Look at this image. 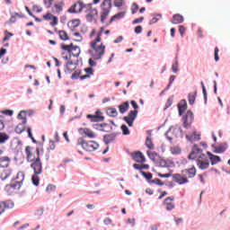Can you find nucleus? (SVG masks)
<instances>
[{
    "instance_id": "46",
    "label": "nucleus",
    "mask_w": 230,
    "mask_h": 230,
    "mask_svg": "<svg viewBox=\"0 0 230 230\" xmlns=\"http://www.w3.org/2000/svg\"><path fill=\"white\" fill-rule=\"evenodd\" d=\"M147 155L150 157V159H152V161H157V157L159 156L158 155H157V153H155V152H150V151H147Z\"/></svg>"
},
{
    "instance_id": "16",
    "label": "nucleus",
    "mask_w": 230,
    "mask_h": 230,
    "mask_svg": "<svg viewBox=\"0 0 230 230\" xmlns=\"http://www.w3.org/2000/svg\"><path fill=\"white\" fill-rule=\"evenodd\" d=\"M131 157L133 161H135L136 163H140L141 164H143V163H145L146 161L145 155H143L141 151L131 153Z\"/></svg>"
},
{
    "instance_id": "48",
    "label": "nucleus",
    "mask_w": 230,
    "mask_h": 230,
    "mask_svg": "<svg viewBox=\"0 0 230 230\" xmlns=\"http://www.w3.org/2000/svg\"><path fill=\"white\" fill-rule=\"evenodd\" d=\"M121 130L124 136H128V134H130V130L128 129V127H127V125L125 124L121 126Z\"/></svg>"
},
{
    "instance_id": "28",
    "label": "nucleus",
    "mask_w": 230,
    "mask_h": 230,
    "mask_svg": "<svg viewBox=\"0 0 230 230\" xmlns=\"http://www.w3.org/2000/svg\"><path fill=\"white\" fill-rule=\"evenodd\" d=\"M71 57H80V47L72 46V49L70 50V58Z\"/></svg>"
},
{
    "instance_id": "5",
    "label": "nucleus",
    "mask_w": 230,
    "mask_h": 230,
    "mask_svg": "<svg viewBox=\"0 0 230 230\" xmlns=\"http://www.w3.org/2000/svg\"><path fill=\"white\" fill-rule=\"evenodd\" d=\"M77 145H80L86 152H94V150H97L98 146H100V145L94 141L87 142L82 138L78 140Z\"/></svg>"
},
{
    "instance_id": "33",
    "label": "nucleus",
    "mask_w": 230,
    "mask_h": 230,
    "mask_svg": "<svg viewBox=\"0 0 230 230\" xmlns=\"http://www.w3.org/2000/svg\"><path fill=\"white\" fill-rule=\"evenodd\" d=\"M10 175H12V170L10 169L4 170L1 172L0 179H2L3 181H6V179H8Z\"/></svg>"
},
{
    "instance_id": "57",
    "label": "nucleus",
    "mask_w": 230,
    "mask_h": 230,
    "mask_svg": "<svg viewBox=\"0 0 230 230\" xmlns=\"http://www.w3.org/2000/svg\"><path fill=\"white\" fill-rule=\"evenodd\" d=\"M127 223H128V224H130V226H131L132 227H134V226H136V219H135V218H128V219L127 220Z\"/></svg>"
},
{
    "instance_id": "49",
    "label": "nucleus",
    "mask_w": 230,
    "mask_h": 230,
    "mask_svg": "<svg viewBox=\"0 0 230 230\" xmlns=\"http://www.w3.org/2000/svg\"><path fill=\"white\" fill-rule=\"evenodd\" d=\"M172 73H178V71H179V62L178 61H175L172 64Z\"/></svg>"
},
{
    "instance_id": "62",
    "label": "nucleus",
    "mask_w": 230,
    "mask_h": 230,
    "mask_svg": "<svg viewBox=\"0 0 230 230\" xmlns=\"http://www.w3.org/2000/svg\"><path fill=\"white\" fill-rule=\"evenodd\" d=\"M159 164H160V166H162L163 168H164V167L167 166L168 164L166 163V160L161 159V160L159 161Z\"/></svg>"
},
{
    "instance_id": "43",
    "label": "nucleus",
    "mask_w": 230,
    "mask_h": 230,
    "mask_svg": "<svg viewBox=\"0 0 230 230\" xmlns=\"http://www.w3.org/2000/svg\"><path fill=\"white\" fill-rule=\"evenodd\" d=\"M87 119H90L92 123L99 122L100 117H96V115L88 114L86 115Z\"/></svg>"
},
{
    "instance_id": "37",
    "label": "nucleus",
    "mask_w": 230,
    "mask_h": 230,
    "mask_svg": "<svg viewBox=\"0 0 230 230\" xmlns=\"http://www.w3.org/2000/svg\"><path fill=\"white\" fill-rule=\"evenodd\" d=\"M58 36L61 40H69V35H67V32H66V31H59Z\"/></svg>"
},
{
    "instance_id": "32",
    "label": "nucleus",
    "mask_w": 230,
    "mask_h": 230,
    "mask_svg": "<svg viewBox=\"0 0 230 230\" xmlns=\"http://www.w3.org/2000/svg\"><path fill=\"white\" fill-rule=\"evenodd\" d=\"M128 107H129L128 102H125L122 104L119 105V111L120 114H125V112L128 111Z\"/></svg>"
},
{
    "instance_id": "13",
    "label": "nucleus",
    "mask_w": 230,
    "mask_h": 230,
    "mask_svg": "<svg viewBox=\"0 0 230 230\" xmlns=\"http://www.w3.org/2000/svg\"><path fill=\"white\" fill-rule=\"evenodd\" d=\"M73 49V43L70 45L61 44V49H63L62 58L69 60L71 58V49Z\"/></svg>"
},
{
    "instance_id": "44",
    "label": "nucleus",
    "mask_w": 230,
    "mask_h": 230,
    "mask_svg": "<svg viewBox=\"0 0 230 230\" xmlns=\"http://www.w3.org/2000/svg\"><path fill=\"white\" fill-rule=\"evenodd\" d=\"M75 63H73V61H68L66 64V69L68 70L69 72L71 71H75Z\"/></svg>"
},
{
    "instance_id": "60",
    "label": "nucleus",
    "mask_w": 230,
    "mask_h": 230,
    "mask_svg": "<svg viewBox=\"0 0 230 230\" xmlns=\"http://www.w3.org/2000/svg\"><path fill=\"white\" fill-rule=\"evenodd\" d=\"M10 37H13V34L11 32H8L6 36L4 38L3 42H6V40H10Z\"/></svg>"
},
{
    "instance_id": "36",
    "label": "nucleus",
    "mask_w": 230,
    "mask_h": 230,
    "mask_svg": "<svg viewBox=\"0 0 230 230\" xmlns=\"http://www.w3.org/2000/svg\"><path fill=\"white\" fill-rule=\"evenodd\" d=\"M107 114L111 118H116V116H118V110H116V108H109L107 110Z\"/></svg>"
},
{
    "instance_id": "11",
    "label": "nucleus",
    "mask_w": 230,
    "mask_h": 230,
    "mask_svg": "<svg viewBox=\"0 0 230 230\" xmlns=\"http://www.w3.org/2000/svg\"><path fill=\"white\" fill-rule=\"evenodd\" d=\"M137 111H130L128 116L123 117L124 121L128 123V127H133L136 118H137Z\"/></svg>"
},
{
    "instance_id": "55",
    "label": "nucleus",
    "mask_w": 230,
    "mask_h": 230,
    "mask_svg": "<svg viewBox=\"0 0 230 230\" xmlns=\"http://www.w3.org/2000/svg\"><path fill=\"white\" fill-rule=\"evenodd\" d=\"M103 224H104L105 226H111V224H112V219H111L110 217H106V218H104V220H103Z\"/></svg>"
},
{
    "instance_id": "58",
    "label": "nucleus",
    "mask_w": 230,
    "mask_h": 230,
    "mask_svg": "<svg viewBox=\"0 0 230 230\" xmlns=\"http://www.w3.org/2000/svg\"><path fill=\"white\" fill-rule=\"evenodd\" d=\"M158 177H161L162 179H168V178L172 177V174L171 173H164V174L158 173Z\"/></svg>"
},
{
    "instance_id": "61",
    "label": "nucleus",
    "mask_w": 230,
    "mask_h": 230,
    "mask_svg": "<svg viewBox=\"0 0 230 230\" xmlns=\"http://www.w3.org/2000/svg\"><path fill=\"white\" fill-rule=\"evenodd\" d=\"M144 19H145L144 17H140V18L135 19L133 21V24H139V22H143Z\"/></svg>"
},
{
    "instance_id": "20",
    "label": "nucleus",
    "mask_w": 230,
    "mask_h": 230,
    "mask_svg": "<svg viewBox=\"0 0 230 230\" xmlns=\"http://www.w3.org/2000/svg\"><path fill=\"white\" fill-rule=\"evenodd\" d=\"M187 109H188V102H186V100H181L178 104V111H179L180 116H182V114H184V111Z\"/></svg>"
},
{
    "instance_id": "41",
    "label": "nucleus",
    "mask_w": 230,
    "mask_h": 230,
    "mask_svg": "<svg viewBox=\"0 0 230 230\" xmlns=\"http://www.w3.org/2000/svg\"><path fill=\"white\" fill-rule=\"evenodd\" d=\"M188 100L189 103L193 105L195 103V100H197V92L194 94L189 93Z\"/></svg>"
},
{
    "instance_id": "22",
    "label": "nucleus",
    "mask_w": 230,
    "mask_h": 230,
    "mask_svg": "<svg viewBox=\"0 0 230 230\" xmlns=\"http://www.w3.org/2000/svg\"><path fill=\"white\" fill-rule=\"evenodd\" d=\"M84 73L86 74L84 75H81L80 80H86V78H91V76L94 75V69H93V67L84 68Z\"/></svg>"
},
{
    "instance_id": "53",
    "label": "nucleus",
    "mask_w": 230,
    "mask_h": 230,
    "mask_svg": "<svg viewBox=\"0 0 230 230\" xmlns=\"http://www.w3.org/2000/svg\"><path fill=\"white\" fill-rule=\"evenodd\" d=\"M32 10L33 12H36V13H40V12H42V7H40V5L34 4L32 6Z\"/></svg>"
},
{
    "instance_id": "40",
    "label": "nucleus",
    "mask_w": 230,
    "mask_h": 230,
    "mask_svg": "<svg viewBox=\"0 0 230 230\" xmlns=\"http://www.w3.org/2000/svg\"><path fill=\"white\" fill-rule=\"evenodd\" d=\"M181 152L182 151H181V147H179V146L171 147V154H172V155H181Z\"/></svg>"
},
{
    "instance_id": "26",
    "label": "nucleus",
    "mask_w": 230,
    "mask_h": 230,
    "mask_svg": "<svg viewBox=\"0 0 230 230\" xmlns=\"http://www.w3.org/2000/svg\"><path fill=\"white\" fill-rule=\"evenodd\" d=\"M171 22L172 24H181V23L184 22V17H182V15H181V14H174L172 16Z\"/></svg>"
},
{
    "instance_id": "56",
    "label": "nucleus",
    "mask_w": 230,
    "mask_h": 230,
    "mask_svg": "<svg viewBox=\"0 0 230 230\" xmlns=\"http://www.w3.org/2000/svg\"><path fill=\"white\" fill-rule=\"evenodd\" d=\"M46 190L47 191H55V190H57V186L50 184V185H48Z\"/></svg>"
},
{
    "instance_id": "25",
    "label": "nucleus",
    "mask_w": 230,
    "mask_h": 230,
    "mask_svg": "<svg viewBox=\"0 0 230 230\" xmlns=\"http://www.w3.org/2000/svg\"><path fill=\"white\" fill-rule=\"evenodd\" d=\"M21 186H22V181H14L12 184L6 185L5 190L8 191V190H21Z\"/></svg>"
},
{
    "instance_id": "39",
    "label": "nucleus",
    "mask_w": 230,
    "mask_h": 230,
    "mask_svg": "<svg viewBox=\"0 0 230 230\" xmlns=\"http://www.w3.org/2000/svg\"><path fill=\"white\" fill-rule=\"evenodd\" d=\"M18 119H22V123H27V119H26V111H22L18 114Z\"/></svg>"
},
{
    "instance_id": "54",
    "label": "nucleus",
    "mask_w": 230,
    "mask_h": 230,
    "mask_svg": "<svg viewBox=\"0 0 230 230\" xmlns=\"http://www.w3.org/2000/svg\"><path fill=\"white\" fill-rule=\"evenodd\" d=\"M71 24L72 28H78V26H80V20H72Z\"/></svg>"
},
{
    "instance_id": "59",
    "label": "nucleus",
    "mask_w": 230,
    "mask_h": 230,
    "mask_svg": "<svg viewBox=\"0 0 230 230\" xmlns=\"http://www.w3.org/2000/svg\"><path fill=\"white\" fill-rule=\"evenodd\" d=\"M49 150H55V148H56L55 141H52V140L49 141Z\"/></svg>"
},
{
    "instance_id": "27",
    "label": "nucleus",
    "mask_w": 230,
    "mask_h": 230,
    "mask_svg": "<svg viewBox=\"0 0 230 230\" xmlns=\"http://www.w3.org/2000/svg\"><path fill=\"white\" fill-rule=\"evenodd\" d=\"M212 148H213L214 154H224V152L227 150V147H226V146H217L215 145H212Z\"/></svg>"
},
{
    "instance_id": "2",
    "label": "nucleus",
    "mask_w": 230,
    "mask_h": 230,
    "mask_svg": "<svg viewBox=\"0 0 230 230\" xmlns=\"http://www.w3.org/2000/svg\"><path fill=\"white\" fill-rule=\"evenodd\" d=\"M114 6L117 8H121L123 4H125V1L123 0H114ZM111 10H112V0H103L101 4V22H105L107 21V17H109L111 13Z\"/></svg>"
},
{
    "instance_id": "15",
    "label": "nucleus",
    "mask_w": 230,
    "mask_h": 230,
    "mask_svg": "<svg viewBox=\"0 0 230 230\" xmlns=\"http://www.w3.org/2000/svg\"><path fill=\"white\" fill-rule=\"evenodd\" d=\"M175 200V197L171 196L164 199V205L165 206V209L167 211H172V209H175V203L173 201Z\"/></svg>"
},
{
    "instance_id": "38",
    "label": "nucleus",
    "mask_w": 230,
    "mask_h": 230,
    "mask_svg": "<svg viewBox=\"0 0 230 230\" xmlns=\"http://www.w3.org/2000/svg\"><path fill=\"white\" fill-rule=\"evenodd\" d=\"M146 146L149 148V150H154V142L152 141V137H147L146 139Z\"/></svg>"
},
{
    "instance_id": "64",
    "label": "nucleus",
    "mask_w": 230,
    "mask_h": 230,
    "mask_svg": "<svg viewBox=\"0 0 230 230\" xmlns=\"http://www.w3.org/2000/svg\"><path fill=\"white\" fill-rule=\"evenodd\" d=\"M141 31H143V27H141V25L135 28V33H141Z\"/></svg>"
},
{
    "instance_id": "4",
    "label": "nucleus",
    "mask_w": 230,
    "mask_h": 230,
    "mask_svg": "<svg viewBox=\"0 0 230 230\" xmlns=\"http://www.w3.org/2000/svg\"><path fill=\"white\" fill-rule=\"evenodd\" d=\"M188 158L191 159L192 161H196V163H200V161H206L207 159H209V156L204 154V151H202L199 146L194 145L192 151L189 155Z\"/></svg>"
},
{
    "instance_id": "21",
    "label": "nucleus",
    "mask_w": 230,
    "mask_h": 230,
    "mask_svg": "<svg viewBox=\"0 0 230 230\" xmlns=\"http://www.w3.org/2000/svg\"><path fill=\"white\" fill-rule=\"evenodd\" d=\"M2 207L4 208V211H6V209H13V207L15 206V204L13 203V201L8 199L5 201H0Z\"/></svg>"
},
{
    "instance_id": "8",
    "label": "nucleus",
    "mask_w": 230,
    "mask_h": 230,
    "mask_svg": "<svg viewBox=\"0 0 230 230\" xmlns=\"http://www.w3.org/2000/svg\"><path fill=\"white\" fill-rule=\"evenodd\" d=\"M87 5L82 1L75 2L69 9V13H82L84 9H86Z\"/></svg>"
},
{
    "instance_id": "52",
    "label": "nucleus",
    "mask_w": 230,
    "mask_h": 230,
    "mask_svg": "<svg viewBox=\"0 0 230 230\" xmlns=\"http://www.w3.org/2000/svg\"><path fill=\"white\" fill-rule=\"evenodd\" d=\"M218 47H216L214 50V58L216 62H218V60H220V58L218 57Z\"/></svg>"
},
{
    "instance_id": "31",
    "label": "nucleus",
    "mask_w": 230,
    "mask_h": 230,
    "mask_svg": "<svg viewBox=\"0 0 230 230\" xmlns=\"http://www.w3.org/2000/svg\"><path fill=\"white\" fill-rule=\"evenodd\" d=\"M125 13H127L126 12H120L115 15H113L111 20L110 22H114V21H119V19H123L125 17Z\"/></svg>"
},
{
    "instance_id": "23",
    "label": "nucleus",
    "mask_w": 230,
    "mask_h": 230,
    "mask_svg": "<svg viewBox=\"0 0 230 230\" xmlns=\"http://www.w3.org/2000/svg\"><path fill=\"white\" fill-rule=\"evenodd\" d=\"M10 157L2 156L0 157V168H8L10 166Z\"/></svg>"
},
{
    "instance_id": "18",
    "label": "nucleus",
    "mask_w": 230,
    "mask_h": 230,
    "mask_svg": "<svg viewBox=\"0 0 230 230\" xmlns=\"http://www.w3.org/2000/svg\"><path fill=\"white\" fill-rule=\"evenodd\" d=\"M186 139H188L190 143H193L195 141H200V135L196 131L193 130L190 133H188L185 136Z\"/></svg>"
},
{
    "instance_id": "12",
    "label": "nucleus",
    "mask_w": 230,
    "mask_h": 230,
    "mask_svg": "<svg viewBox=\"0 0 230 230\" xmlns=\"http://www.w3.org/2000/svg\"><path fill=\"white\" fill-rule=\"evenodd\" d=\"M182 119L184 128H189L191 123H193V112L191 111H188L186 114L183 116Z\"/></svg>"
},
{
    "instance_id": "42",
    "label": "nucleus",
    "mask_w": 230,
    "mask_h": 230,
    "mask_svg": "<svg viewBox=\"0 0 230 230\" xmlns=\"http://www.w3.org/2000/svg\"><path fill=\"white\" fill-rule=\"evenodd\" d=\"M31 181H32V184H34V186H39L40 181V178H39V174L34 173L31 177Z\"/></svg>"
},
{
    "instance_id": "9",
    "label": "nucleus",
    "mask_w": 230,
    "mask_h": 230,
    "mask_svg": "<svg viewBox=\"0 0 230 230\" xmlns=\"http://www.w3.org/2000/svg\"><path fill=\"white\" fill-rule=\"evenodd\" d=\"M64 6H66V3L64 2V0L56 1L51 7L52 13L56 15H60V13L64 12Z\"/></svg>"
},
{
    "instance_id": "19",
    "label": "nucleus",
    "mask_w": 230,
    "mask_h": 230,
    "mask_svg": "<svg viewBox=\"0 0 230 230\" xmlns=\"http://www.w3.org/2000/svg\"><path fill=\"white\" fill-rule=\"evenodd\" d=\"M207 155L208 156L212 166H215V164H218V163L222 161V158H220V156L215 155L211 152H207Z\"/></svg>"
},
{
    "instance_id": "45",
    "label": "nucleus",
    "mask_w": 230,
    "mask_h": 230,
    "mask_svg": "<svg viewBox=\"0 0 230 230\" xmlns=\"http://www.w3.org/2000/svg\"><path fill=\"white\" fill-rule=\"evenodd\" d=\"M95 117L100 118V119H97L99 121H103L105 119V117H103V113L100 110H97L95 111Z\"/></svg>"
},
{
    "instance_id": "10",
    "label": "nucleus",
    "mask_w": 230,
    "mask_h": 230,
    "mask_svg": "<svg viewBox=\"0 0 230 230\" xmlns=\"http://www.w3.org/2000/svg\"><path fill=\"white\" fill-rule=\"evenodd\" d=\"M31 163V168L33 170L34 173L40 175V173H42V162L40 161V157H38L35 161Z\"/></svg>"
},
{
    "instance_id": "6",
    "label": "nucleus",
    "mask_w": 230,
    "mask_h": 230,
    "mask_svg": "<svg viewBox=\"0 0 230 230\" xmlns=\"http://www.w3.org/2000/svg\"><path fill=\"white\" fill-rule=\"evenodd\" d=\"M25 154L27 155L28 163H33V161H37L38 157H40V150L36 148V151H34L30 146L25 147Z\"/></svg>"
},
{
    "instance_id": "34",
    "label": "nucleus",
    "mask_w": 230,
    "mask_h": 230,
    "mask_svg": "<svg viewBox=\"0 0 230 230\" xmlns=\"http://www.w3.org/2000/svg\"><path fill=\"white\" fill-rule=\"evenodd\" d=\"M103 139H104V143H106V145H109V143H112V141L116 139V135L115 134L105 135Z\"/></svg>"
},
{
    "instance_id": "47",
    "label": "nucleus",
    "mask_w": 230,
    "mask_h": 230,
    "mask_svg": "<svg viewBox=\"0 0 230 230\" xmlns=\"http://www.w3.org/2000/svg\"><path fill=\"white\" fill-rule=\"evenodd\" d=\"M53 3H55V0H43V4L46 8H52Z\"/></svg>"
},
{
    "instance_id": "17",
    "label": "nucleus",
    "mask_w": 230,
    "mask_h": 230,
    "mask_svg": "<svg viewBox=\"0 0 230 230\" xmlns=\"http://www.w3.org/2000/svg\"><path fill=\"white\" fill-rule=\"evenodd\" d=\"M79 132L82 134V136H84V137H89L90 139H94V137H96V134L87 128H81Z\"/></svg>"
},
{
    "instance_id": "51",
    "label": "nucleus",
    "mask_w": 230,
    "mask_h": 230,
    "mask_svg": "<svg viewBox=\"0 0 230 230\" xmlns=\"http://www.w3.org/2000/svg\"><path fill=\"white\" fill-rule=\"evenodd\" d=\"M179 31H180L181 37H184V34L186 33V27H184V25H180Z\"/></svg>"
},
{
    "instance_id": "50",
    "label": "nucleus",
    "mask_w": 230,
    "mask_h": 230,
    "mask_svg": "<svg viewBox=\"0 0 230 230\" xmlns=\"http://www.w3.org/2000/svg\"><path fill=\"white\" fill-rule=\"evenodd\" d=\"M137 10H139V5L137 4H133L131 6L132 14L134 15V13H137Z\"/></svg>"
},
{
    "instance_id": "1",
    "label": "nucleus",
    "mask_w": 230,
    "mask_h": 230,
    "mask_svg": "<svg viewBox=\"0 0 230 230\" xmlns=\"http://www.w3.org/2000/svg\"><path fill=\"white\" fill-rule=\"evenodd\" d=\"M105 28L101 27L99 31L93 29L89 34L90 39V49L88 50L89 55L92 57L88 60L90 67H96V61L100 60L103 55H105V45L102 43V35H103Z\"/></svg>"
},
{
    "instance_id": "30",
    "label": "nucleus",
    "mask_w": 230,
    "mask_h": 230,
    "mask_svg": "<svg viewBox=\"0 0 230 230\" xmlns=\"http://www.w3.org/2000/svg\"><path fill=\"white\" fill-rule=\"evenodd\" d=\"M26 123H19L16 128H14V131L16 134H22L26 130V127L24 126Z\"/></svg>"
},
{
    "instance_id": "7",
    "label": "nucleus",
    "mask_w": 230,
    "mask_h": 230,
    "mask_svg": "<svg viewBox=\"0 0 230 230\" xmlns=\"http://www.w3.org/2000/svg\"><path fill=\"white\" fill-rule=\"evenodd\" d=\"M86 12V21L88 22H93L98 19V9L93 7V4H88L85 8Z\"/></svg>"
},
{
    "instance_id": "35",
    "label": "nucleus",
    "mask_w": 230,
    "mask_h": 230,
    "mask_svg": "<svg viewBox=\"0 0 230 230\" xmlns=\"http://www.w3.org/2000/svg\"><path fill=\"white\" fill-rule=\"evenodd\" d=\"M8 139H10V136H8L4 132H0V145L6 143V141H8Z\"/></svg>"
},
{
    "instance_id": "3",
    "label": "nucleus",
    "mask_w": 230,
    "mask_h": 230,
    "mask_svg": "<svg viewBox=\"0 0 230 230\" xmlns=\"http://www.w3.org/2000/svg\"><path fill=\"white\" fill-rule=\"evenodd\" d=\"M197 175V169L192 166L189 169H184L181 171V174L174 173L172 174V179L178 184H187L190 182L188 179H193Z\"/></svg>"
},
{
    "instance_id": "24",
    "label": "nucleus",
    "mask_w": 230,
    "mask_h": 230,
    "mask_svg": "<svg viewBox=\"0 0 230 230\" xmlns=\"http://www.w3.org/2000/svg\"><path fill=\"white\" fill-rule=\"evenodd\" d=\"M197 166L199 168V170H208V168H209V158L198 162Z\"/></svg>"
},
{
    "instance_id": "29",
    "label": "nucleus",
    "mask_w": 230,
    "mask_h": 230,
    "mask_svg": "<svg viewBox=\"0 0 230 230\" xmlns=\"http://www.w3.org/2000/svg\"><path fill=\"white\" fill-rule=\"evenodd\" d=\"M96 128L98 130H101V132H109V128H111V126H109V124L107 123H102L96 125Z\"/></svg>"
},
{
    "instance_id": "14",
    "label": "nucleus",
    "mask_w": 230,
    "mask_h": 230,
    "mask_svg": "<svg viewBox=\"0 0 230 230\" xmlns=\"http://www.w3.org/2000/svg\"><path fill=\"white\" fill-rule=\"evenodd\" d=\"M44 21H50V26L55 27L58 24V17L51 13H47L43 15Z\"/></svg>"
},
{
    "instance_id": "63",
    "label": "nucleus",
    "mask_w": 230,
    "mask_h": 230,
    "mask_svg": "<svg viewBox=\"0 0 230 230\" xmlns=\"http://www.w3.org/2000/svg\"><path fill=\"white\" fill-rule=\"evenodd\" d=\"M143 175L146 177V179H147L148 181H150V179H152V172H143Z\"/></svg>"
}]
</instances>
